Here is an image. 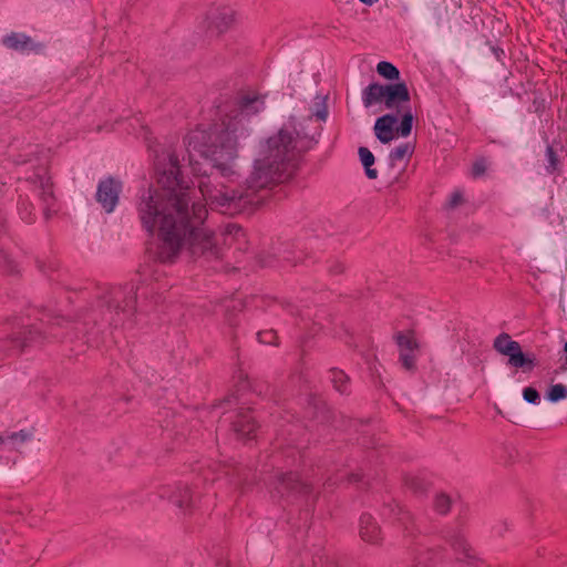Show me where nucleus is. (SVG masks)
<instances>
[{
	"label": "nucleus",
	"instance_id": "nucleus-3",
	"mask_svg": "<svg viewBox=\"0 0 567 567\" xmlns=\"http://www.w3.org/2000/svg\"><path fill=\"white\" fill-rule=\"evenodd\" d=\"M302 140L296 124L288 122L277 134L262 143L255 161L256 185L265 187L270 183L284 182L288 177L285 174L286 162L292 157L295 151L303 147Z\"/></svg>",
	"mask_w": 567,
	"mask_h": 567
},
{
	"label": "nucleus",
	"instance_id": "nucleus-25",
	"mask_svg": "<svg viewBox=\"0 0 567 567\" xmlns=\"http://www.w3.org/2000/svg\"><path fill=\"white\" fill-rule=\"evenodd\" d=\"M547 157H548V162H549V167L551 168V171H555L557 159H556L555 153L551 147L547 148Z\"/></svg>",
	"mask_w": 567,
	"mask_h": 567
},
{
	"label": "nucleus",
	"instance_id": "nucleus-10",
	"mask_svg": "<svg viewBox=\"0 0 567 567\" xmlns=\"http://www.w3.org/2000/svg\"><path fill=\"white\" fill-rule=\"evenodd\" d=\"M385 85L378 83L370 84L362 94V101L365 107H371L378 103H384Z\"/></svg>",
	"mask_w": 567,
	"mask_h": 567
},
{
	"label": "nucleus",
	"instance_id": "nucleus-9",
	"mask_svg": "<svg viewBox=\"0 0 567 567\" xmlns=\"http://www.w3.org/2000/svg\"><path fill=\"white\" fill-rule=\"evenodd\" d=\"M360 536L371 544H375L381 539V530L374 518L370 515H362L360 518Z\"/></svg>",
	"mask_w": 567,
	"mask_h": 567
},
{
	"label": "nucleus",
	"instance_id": "nucleus-15",
	"mask_svg": "<svg viewBox=\"0 0 567 567\" xmlns=\"http://www.w3.org/2000/svg\"><path fill=\"white\" fill-rule=\"evenodd\" d=\"M2 43L13 50H27L30 45V39L21 33H12L3 38Z\"/></svg>",
	"mask_w": 567,
	"mask_h": 567
},
{
	"label": "nucleus",
	"instance_id": "nucleus-7",
	"mask_svg": "<svg viewBox=\"0 0 567 567\" xmlns=\"http://www.w3.org/2000/svg\"><path fill=\"white\" fill-rule=\"evenodd\" d=\"M121 190V185L118 182L107 178L100 182L96 193L97 202L102 205V207L111 213L114 210L117 202L118 194Z\"/></svg>",
	"mask_w": 567,
	"mask_h": 567
},
{
	"label": "nucleus",
	"instance_id": "nucleus-16",
	"mask_svg": "<svg viewBox=\"0 0 567 567\" xmlns=\"http://www.w3.org/2000/svg\"><path fill=\"white\" fill-rule=\"evenodd\" d=\"M456 559L460 561L471 563L475 558V551L464 539H458L453 544Z\"/></svg>",
	"mask_w": 567,
	"mask_h": 567
},
{
	"label": "nucleus",
	"instance_id": "nucleus-5",
	"mask_svg": "<svg viewBox=\"0 0 567 567\" xmlns=\"http://www.w3.org/2000/svg\"><path fill=\"white\" fill-rule=\"evenodd\" d=\"M494 348L497 352L508 357V364L515 368L525 365L534 367V360L527 358L517 341H514L508 334L504 333L494 340Z\"/></svg>",
	"mask_w": 567,
	"mask_h": 567
},
{
	"label": "nucleus",
	"instance_id": "nucleus-30",
	"mask_svg": "<svg viewBox=\"0 0 567 567\" xmlns=\"http://www.w3.org/2000/svg\"><path fill=\"white\" fill-rule=\"evenodd\" d=\"M8 435H4V434H0V445L4 444L6 442H8Z\"/></svg>",
	"mask_w": 567,
	"mask_h": 567
},
{
	"label": "nucleus",
	"instance_id": "nucleus-26",
	"mask_svg": "<svg viewBox=\"0 0 567 567\" xmlns=\"http://www.w3.org/2000/svg\"><path fill=\"white\" fill-rule=\"evenodd\" d=\"M21 216L27 223H31L33 220V214L31 209L21 208Z\"/></svg>",
	"mask_w": 567,
	"mask_h": 567
},
{
	"label": "nucleus",
	"instance_id": "nucleus-24",
	"mask_svg": "<svg viewBox=\"0 0 567 567\" xmlns=\"http://www.w3.org/2000/svg\"><path fill=\"white\" fill-rule=\"evenodd\" d=\"M258 338H259L260 342L274 343V341L276 339V334L274 333V331H265V332L258 333Z\"/></svg>",
	"mask_w": 567,
	"mask_h": 567
},
{
	"label": "nucleus",
	"instance_id": "nucleus-29",
	"mask_svg": "<svg viewBox=\"0 0 567 567\" xmlns=\"http://www.w3.org/2000/svg\"><path fill=\"white\" fill-rule=\"evenodd\" d=\"M361 3L365 4V6H373L374 3L378 2V0H359Z\"/></svg>",
	"mask_w": 567,
	"mask_h": 567
},
{
	"label": "nucleus",
	"instance_id": "nucleus-28",
	"mask_svg": "<svg viewBox=\"0 0 567 567\" xmlns=\"http://www.w3.org/2000/svg\"><path fill=\"white\" fill-rule=\"evenodd\" d=\"M44 200L48 203V208H51V206H52L51 202H53L51 193H45ZM45 215L47 216L49 215V209L45 210Z\"/></svg>",
	"mask_w": 567,
	"mask_h": 567
},
{
	"label": "nucleus",
	"instance_id": "nucleus-22",
	"mask_svg": "<svg viewBox=\"0 0 567 567\" xmlns=\"http://www.w3.org/2000/svg\"><path fill=\"white\" fill-rule=\"evenodd\" d=\"M8 440L12 443L13 446H20L21 444L31 440V433L22 430L20 432L9 434Z\"/></svg>",
	"mask_w": 567,
	"mask_h": 567
},
{
	"label": "nucleus",
	"instance_id": "nucleus-12",
	"mask_svg": "<svg viewBox=\"0 0 567 567\" xmlns=\"http://www.w3.org/2000/svg\"><path fill=\"white\" fill-rule=\"evenodd\" d=\"M235 431L243 437L250 439L255 432L256 425L252 417L248 414L240 415L234 424Z\"/></svg>",
	"mask_w": 567,
	"mask_h": 567
},
{
	"label": "nucleus",
	"instance_id": "nucleus-19",
	"mask_svg": "<svg viewBox=\"0 0 567 567\" xmlns=\"http://www.w3.org/2000/svg\"><path fill=\"white\" fill-rule=\"evenodd\" d=\"M331 381L337 391L340 393H344L348 390V377L341 370H332L331 371Z\"/></svg>",
	"mask_w": 567,
	"mask_h": 567
},
{
	"label": "nucleus",
	"instance_id": "nucleus-23",
	"mask_svg": "<svg viewBox=\"0 0 567 567\" xmlns=\"http://www.w3.org/2000/svg\"><path fill=\"white\" fill-rule=\"evenodd\" d=\"M524 400L532 404H538L540 401L538 392L534 388H525L523 391Z\"/></svg>",
	"mask_w": 567,
	"mask_h": 567
},
{
	"label": "nucleus",
	"instance_id": "nucleus-14",
	"mask_svg": "<svg viewBox=\"0 0 567 567\" xmlns=\"http://www.w3.org/2000/svg\"><path fill=\"white\" fill-rule=\"evenodd\" d=\"M414 152V145L412 143H404L396 146L390 153V161L392 165H395L403 161H409Z\"/></svg>",
	"mask_w": 567,
	"mask_h": 567
},
{
	"label": "nucleus",
	"instance_id": "nucleus-31",
	"mask_svg": "<svg viewBox=\"0 0 567 567\" xmlns=\"http://www.w3.org/2000/svg\"><path fill=\"white\" fill-rule=\"evenodd\" d=\"M564 352L566 353V364H567V342L564 346Z\"/></svg>",
	"mask_w": 567,
	"mask_h": 567
},
{
	"label": "nucleus",
	"instance_id": "nucleus-11",
	"mask_svg": "<svg viewBox=\"0 0 567 567\" xmlns=\"http://www.w3.org/2000/svg\"><path fill=\"white\" fill-rule=\"evenodd\" d=\"M171 502L179 508H186L192 503L190 489L186 485H178L171 495Z\"/></svg>",
	"mask_w": 567,
	"mask_h": 567
},
{
	"label": "nucleus",
	"instance_id": "nucleus-6",
	"mask_svg": "<svg viewBox=\"0 0 567 567\" xmlns=\"http://www.w3.org/2000/svg\"><path fill=\"white\" fill-rule=\"evenodd\" d=\"M400 358L405 369H412L419 352V342L412 331L401 332L396 336Z\"/></svg>",
	"mask_w": 567,
	"mask_h": 567
},
{
	"label": "nucleus",
	"instance_id": "nucleus-4",
	"mask_svg": "<svg viewBox=\"0 0 567 567\" xmlns=\"http://www.w3.org/2000/svg\"><path fill=\"white\" fill-rule=\"evenodd\" d=\"M398 118L393 115L386 114L379 117L374 124V134L377 138L388 144L393 141L398 135L406 137L411 134L413 115L411 111L404 113L400 125L396 127Z\"/></svg>",
	"mask_w": 567,
	"mask_h": 567
},
{
	"label": "nucleus",
	"instance_id": "nucleus-1",
	"mask_svg": "<svg viewBox=\"0 0 567 567\" xmlns=\"http://www.w3.org/2000/svg\"><path fill=\"white\" fill-rule=\"evenodd\" d=\"M179 175V167L172 163L158 177V187L150 188L137 206L143 227L157 235V256L164 262L173 261L184 249L195 256L214 245L210 231L203 227L207 208Z\"/></svg>",
	"mask_w": 567,
	"mask_h": 567
},
{
	"label": "nucleus",
	"instance_id": "nucleus-2",
	"mask_svg": "<svg viewBox=\"0 0 567 567\" xmlns=\"http://www.w3.org/2000/svg\"><path fill=\"white\" fill-rule=\"evenodd\" d=\"M265 106L264 100L257 94H248L240 101L238 110L233 111L220 123L207 132L198 128L186 136V148L192 171L198 173L197 156L208 161L219 171V175L199 179L198 193L212 207L227 209L243 196V193L229 181L224 184L221 178L235 175V164L240 141L246 137V120L260 112Z\"/></svg>",
	"mask_w": 567,
	"mask_h": 567
},
{
	"label": "nucleus",
	"instance_id": "nucleus-27",
	"mask_svg": "<svg viewBox=\"0 0 567 567\" xmlns=\"http://www.w3.org/2000/svg\"><path fill=\"white\" fill-rule=\"evenodd\" d=\"M473 171H474V174L475 175H480L484 172V166H483V162H477L474 164V167H473Z\"/></svg>",
	"mask_w": 567,
	"mask_h": 567
},
{
	"label": "nucleus",
	"instance_id": "nucleus-17",
	"mask_svg": "<svg viewBox=\"0 0 567 567\" xmlns=\"http://www.w3.org/2000/svg\"><path fill=\"white\" fill-rule=\"evenodd\" d=\"M215 19L216 28L223 32L235 22L236 14L233 10L224 8L218 11Z\"/></svg>",
	"mask_w": 567,
	"mask_h": 567
},
{
	"label": "nucleus",
	"instance_id": "nucleus-8",
	"mask_svg": "<svg viewBox=\"0 0 567 567\" xmlns=\"http://www.w3.org/2000/svg\"><path fill=\"white\" fill-rule=\"evenodd\" d=\"M409 100V90L404 83L385 85L384 105L386 109L398 107Z\"/></svg>",
	"mask_w": 567,
	"mask_h": 567
},
{
	"label": "nucleus",
	"instance_id": "nucleus-21",
	"mask_svg": "<svg viewBox=\"0 0 567 567\" xmlns=\"http://www.w3.org/2000/svg\"><path fill=\"white\" fill-rule=\"evenodd\" d=\"M434 507L440 514H445L451 507V498L446 494H437L434 499Z\"/></svg>",
	"mask_w": 567,
	"mask_h": 567
},
{
	"label": "nucleus",
	"instance_id": "nucleus-13",
	"mask_svg": "<svg viewBox=\"0 0 567 567\" xmlns=\"http://www.w3.org/2000/svg\"><path fill=\"white\" fill-rule=\"evenodd\" d=\"M359 157L368 178L375 179L378 177V171L372 167L375 161L374 155L367 147H360Z\"/></svg>",
	"mask_w": 567,
	"mask_h": 567
},
{
	"label": "nucleus",
	"instance_id": "nucleus-18",
	"mask_svg": "<svg viewBox=\"0 0 567 567\" xmlns=\"http://www.w3.org/2000/svg\"><path fill=\"white\" fill-rule=\"evenodd\" d=\"M377 72L380 76L386 80H398L400 72L395 65L390 62L381 61L377 65Z\"/></svg>",
	"mask_w": 567,
	"mask_h": 567
},
{
	"label": "nucleus",
	"instance_id": "nucleus-20",
	"mask_svg": "<svg viewBox=\"0 0 567 567\" xmlns=\"http://www.w3.org/2000/svg\"><path fill=\"white\" fill-rule=\"evenodd\" d=\"M546 398L550 402H558L560 400L566 399L567 398V386L561 383L551 385L547 391Z\"/></svg>",
	"mask_w": 567,
	"mask_h": 567
}]
</instances>
